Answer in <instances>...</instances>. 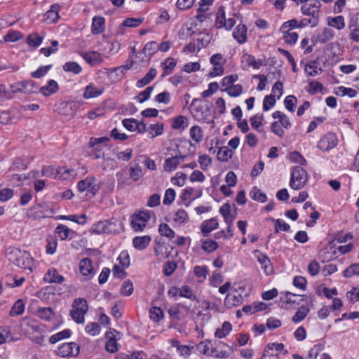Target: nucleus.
<instances>
[{"instance_id":"2f4dec72","label":"nucleus","mask_w":359,"mask_h":359,"mask_svg":"<svg viewBox=\"0 0 359 359\" xmlns=\"http://www.w3.org/2000/svg\"><path fill=\"white\" fill-rule=\"evenodd\" d=\"M231 324L229 322L225 321L221 328L217 329L215 335L219 339L224 338L231 332Z\"/></svg>"},{"instance_id":"58836bf2","label":"nucleus","mask_w":359,"mask_h":359,"mask_svg":"<svg viewBox=\"0 0 359 359\" xmlns=\"http://www.w3.org/2000/svg\"><path fill=\"white\" fill-rule=\"evenodd\" d=\"M43 41V37L40 36L37 33H32L28 35L27 38V43L29 46L34 48L41 45Z\"/></svg>"},{"instance_id":"c03bdc74","label":"nucleus","mask_w":359,"mask_h":359,"mask_svg":"<svg viewBox=\"0 0 359 359\" xmlns=\"http://www.w3.org/2000/svg\"><path fill=\"white\" fill-rule=\"evenodd\" d=\"M71 335V331L69 330H64L60 332H57L50 337L49 341L51 344H55L63 339H67Z\"/></svg>"},{"instance_id":"4c0bfd02","label":"nucleus","mask_w":359,"mask_h":359,"mask_svg":"<svg viewBox=\"0 0 359 359\" xmlns=\"http://www.w3.org/2000/svg\"><path fill=\"white\" fill-rule=\"evenodd\" d=\"M284 345L282 343H271L269 344L264 348V351L271 354V355H277L278 356V352L283 350Z\"/></svg>"},{"instance_id":"7ed1b4c3","label":"nucleus","mask_w":359,"mask_h":359,"mask_svg":"<svg viewBox=\"0 0 359 359\" xmlns=\"http://www.w3.org/2000/svg\"><path fill=\"white\" fill-rule=\"evenodd\" d=\"M88 311V305L87 301L83 298H77L73 302L69 316L75 323L83 324L85 322V315Z\"/></svg>"},{"instance_id":"e433bc0d","label":"nucleus","mask_w":359,"mask_h":359,"mask_svg":"<svg viewBox=\"0 0 359 359\" xmlns=\"http://www.w3.org/2000/svg\"><path fill=\"white\" fill-rule=\"evenodd\" d=\"M25 311V304L22 299H18L15 302L13 307L10 311V316H19L23 313Z\"/></svg>"},{"instance_id":"bf43d9fd","label":"nucleus","mask_w":359,"mask_h":359,"mask_svg":"<svg viewBox=\"0 0 359 359\" xmlns=\"http://www.w3.org/2000/svg\"><path fill=\"white\" fill-rule=\"evenodd\" d=\"M133 292V283L128 280L124 281L122 284V286L120 290V292L123 296H129Z\"/></svg>"},{"instance_id":"5fc2aeb1","label":"nucleus","mask_w":359,"mask_h":359,"mask_svg":"<svg viewBox=\"0 0 359 359\" xmlns=\"http://www.w3.org/2000/svg\"><path fill=\"white\" fill-rule=\"evenodd\" d=\"M334 36V32L330 28H325L323 32L318 36V41L325 43L332 39Z\"/></svg>"},{"instance_id":"dca6fc26","label":"nucleus","mask_w":359,"mask_h":359,"mask_svg":"<svg viewBox=\"0 0 359 359\" xmlns=\"http://www.w3.org/2000/svg\"><path fill=\"white\" fill-rule=\"evenodd\" d=\"M43 280L48 283H62L65 280V278L58 273L57 271L54 268L49 269L44 275Z\"/></svg>"},{"instance_id":"7c9ffc66","label":"nucleus","mask_w":359,"mask_h":359,"mask_svg":"<svg viewBox=\"0 0 359 359\" xmlns=\"http://www.w3.org/2000/svg\"><path fill=\"white\" fill-rule=\"evenodd\" d=\"M328 25L338 30H341L345 27L344 18L341 15L328 18Z\"/></svg>"},{"instance_id":"13d9d810","label":"nucleus","mask_w":359,"mask_h":359,"mask_svg":"<svg viewBox=\"0 0 359 359\" xmlns=\"http://www.w3.org/2000/svg\"><path fill=\"white\" fill-rule=\"evenodd\" d=\"M224 90L231 97H238L242 93L243 87L240 84H236L226 88Z\"/></svg>"},{"instance_id":"052dcab7","label":"nucleus","mask_w":359,"mask_h":359,"mask_svg":"<svg viewBox=\"0 0 359 359\" xmlns=\"http://www.w3.org/2000/svg\"><path fill=\"white\" fill-rule=\"evenodd\" d=\"M188 215L187 212L183 209H179L174 215V221L179 224L184 223L188 220Z\"/></svg>"},{"instance_id":"c85d7f7f","label":"nucleus","mask_w":359,"mask_h":359,"mask_svg":"<svg viewBox=\"0 0 359 359\" xmlns=\"http://www.w3.org/2000/svg\"><path fill=\"white\" fill-rule=\"evenodd\" d=\"M242 62L247 67H253L254 69H259L262 65L261 61H257L254 56L247 53L243 55Z\"/></svg>"},{"instance_id":"aec40b11","label":"nucleus","mask_w":359,"mask_h":359,"mask_svg":"<svg viewBox=\"0 0 359 359\" xmlns=\"http://www.w3.org/2000/svg\"><path fill=\"white\" fill-rule=\"evenodd\" d=\"M103 93V88L96 87L93 83H90L85 88L83 97L85 99H90L101 95Z\"/></svg>"},{"instance_id":"4468645a","label":"nucleus","mask_w":359,"mask_h":359,"mask_svg":"<svg viewBox=\"0 0 359 359\" xmlns=\"http://www.w3.org/2000/svg\"><path fill=\"white\" fill-rule=\"evenodd\" d=\"M65 172L70 175L73 177H83L88 172L87 167L85 164H82L75 159L70 168H67Z\"/></svg>"},{"instance_id":"4d7b16f0","label":"nucleus","mask_w":359,"mask_h":359,"mask_svg":"<svg viewBox=\"0 0 359 359\" xmlns=\"http://www.w3.org/2000/svg\"><path fill=\"white\" fill-rule=\"evenodd\" d=\"M47 244L46 246V253L49 255H53L57 249V241L55 238L48 237L46 239Z\"/></svg>"},{"instance_id":"09e8293b","label":"nucleus","mask_w":359,"mask_h":359,"mask_svg":"<svg viewBox=\"0 0 359 359\" xmlns=\"http://www.w3.org/2000/svg\"><path fill=\"white\" fill-rule=\"evenodd\" d=\"M183 158H166L163 165L164 170L167 172H171L175 170L177 165L180 163V160Z\"/></svg>"},{"instance_id":"864d4df0","label":"nucleus","mask_w":359,"mask_h":359,"mask_svg":"<svg viewBox=\"0 0 359 359\" xmlns=\"http://www.w3.org/2000/svg\"><path fill=\"white\" fill-rule=\"evenodd\" d=\"M190 135L193 140L199 142L202 140L203 136V130L199 126H193L190 129Z\"/></svg>"},{"instance_id":"69168bd1","label":"nucleus","mask_w":359,"mask_h":359,"mask_svg":"<svg viewBox=\"0 0 359 359\" xmlns=\"http://www.w3.org/2000/svg\"><path fill=\"white\" fill-rule=\"evenodd\" d=\"M150 318L156 322H159L163 317V313L159 307H154L150 311Z\"/></svg>"},{"instance_id":"72a5a7b5","label":"nucleus","mask_w":359,"mask_h":359,"mask_svg":"<svg viewBox=\"0 0 359 359\" xmlns=\"http://www.w3.org/2000/svg\"><path fill=\"white\" fill-rule=\"evenodd\" d=\"M63 70L74 74H79L81 72L82 67L76 62H67L63 65Z\"/></svg>"},{"instance_id":"37998d69","label":"nucleus","mask_w":359,"mask_h":359,"mask_svg":"<svg viewBox=\"0 0 359 359\" xmlns=\"http://www.w3.org/2000/svg\"><path fill=\"white\" fill-rule=\"evenodd\" d=\"M162 65L163 66L162 76H165L171 74L172 69L176 66L177 62L173 58H168Z\"/></svg>"},{"instance_id":"1a4fd4ad","label":"nucleus","mask_w":359,"mask_h":359,"mask_svg":"<svg viewBox=\"0 0 359 359\" xmlns=\"http://www.w3.org/2000/svg\"><path fill=\"white\" fill-rule=\"evenodd\" d=\"M80 352L79 346L74 343H64L57 349V355L60 357H75Z\"/></svg>"},{"instance_id":"6e6552de","label":"nucleus","mask_w":359,"mask_h":359,"mask_svg":"<svg viewBox=\"0 0 359 359\" xmlns=\"http://www.w3.org/2000/svg\"><path fill=\"white\" fill-rule=\"evenodd\" d=\"M11 89L13 93H22L25 94H32L36 92L37 87L33 81L28 80L11 85Z\"/></svg>"},{"instance_id":"39448f33","label":"nucleus","mask_w":359,"mask_h":359,"mask_svg":"<svg viewBox=\"0 0 359 359\" xmlns=\"http://www.w3.org/2000/svg\"><path fill=\"white\" fill-rule=\"evenodd\" d=\"M101 182L94 177H87L77 182V189L82 193L87 191L95 196L100 188Z\"/></svg>"},{"instance_id":"bb28decb","label":"nucleus","mask_w":359,"mask_h":359,"mask_svg":"<svg viewBox=\"0 0 359 359\" xmlns=\"http://www.w3.org/2000/svg\"><path fill=\"white\" fill-rule=\"evenodd\" d=\"M109 140L108 137H100V138H91L90 140V144L91 147H94L95 150H98L99 153L95 154V157L99 158L102 156L104 157L105 154L104 152H102L100 154V147H102V145H100V143H102L104 142H107Z\"/></svg>"},{"instance_id":"4be33fe9","label":"nucleus","mask_w":359,"mask_h":359,"mask_svg":"<svg viewBox=\"0 0 359 359\" xmlns=\"http://www.w3.org/2000/svg\"><path fill=\"white\" fill-rule=\"evenodd\" d=\"M55 233L59 236L61 240L67 238L72 239L75 232L64 224L58 225L55 229Z\"/></svg>"},{"instance_id":"423d86ee","label":"nucleus","mask_w":359,"mask_h":359,"mask_svg":"<svg viewBox=\"0 0 359 359\" xmlns=\"http://www.w3.org/2000/svg\"><path fill=\"white\" fill-rule=\"evenodd\" d=\"M150 211L142 210L131 216V226L135 231H141L150 218Z\"/></svg>"},{"instance_id":"20e7f679","label":"nucleus","mask_w":359,"mask_h":359,"mask_svg":"<svg viewBox=\"0 0 359 359\" xmlns=\"http://www.w3.org/2000/svg\"><path fill=\"white\" fill-rule=\"evenodd\" d=\"M308 180L306 170L301 166H295L291 171L290 186L292 189L299 190L303 188Z\"/></svg>"},{"instance_id":"473e14b6","label":"nucleus","mask_w":359,"mask_h":359,"mask_svg":"<svg viewBox=\"0 0 359 359\" xmlns=\"http://www.w3.org/2000/svg\"><path fill=\"white\" fill-rule=\"evenodd\" d=\"M201 248L208 253H211L215 251L218 248L217 243L213 240L206 239L201 241Z\"/></svg>"},{"instance_id":"de8ad7c7","label":"nucleus","mask_w":359,"mask_h":359,"mask_svg":"<svg viewBox=\"0 0 359 359\" xmlns=\"http://www.w3.org/2000/svg\"><path fill=\"white\" fill-rule=\"evenodd\" d=\"M60 218L62 219L70 220V221L76 222L79 224H83L86 222V215L84 214H82L80 215H63V216H61Z\"/></svg>"},{"instance_id":"6e6d98bb","label":"nucleus","mask_w":359,"mask_h":359,"mask_svg":"<svg viewBox=\"0 0 359 359\" xmlns=\"http://www.w3.org/2000/svg\"><path fill=\"white\" fill-rule=\"evenodd\" d=\"M158 50V43L155 41H150L145 44L142 52L147 56H151Z\"/></svg>"},{"instance_id":"0eeeda50","label":"nucleus","mask_w":359,"mask_h":359,"mask_svg":"<svg viewBox=\"0 0 359 359\" xmlns=\"http://www.w3.org/2000/svg\"><path fill=\"white\" fill-rule=\"evenodd\" d=\"M91 231L97 234L112 233L117 231V226L116 224L111 220L100 221L92 226Z\"/></svg>"},{"instance_id":"6ab92c4d","label":"nucleus","mask_w":359,"mask_h":359,"mask_svg":"<svg viewBox=\"0 0 359 359\" xmlns=\"http://www.w3.org/2000/svg\"><path fill=\"white\" fill-rule=\"evenodd\" d=\"M243 302V297L241 294H228L224 299V305L227 308H232L241 304Z\"/></svg>"},{"instance_id":"a18cd8bd","label":"nucleus","mask_w":359,"mask_h":359,"mask_svg":"<svg viewBox=\"0 0 359 359\" xmlns=\"http://www.w3.org/2000/svg\"><path fill=\"white\" fill-rule=\"evenodd\" d=\"M23 34L18 31L10 30L4 36L6 42H15L22 39Z\"/></svg>"},{"instance_id":"8fccbe9b","label":"nucleus","mask_w":359,"mask_h":359,"mask_svg":"<svg viewBox=\"0 0 359 359\" xmlns=\"http://www.w3.org/2000/svg\"><path fill=\"white\" fill-rule=\"evenodd\" d=\"M283 33V39L285 43L294 44L298 39V34L295 32H290V30L284 29L281 31Z\"/></svg>"},{"instance_id":"a19ab883","label":"nucleus","mask_w":359,"mask_h":359,"mask_svg":"<svg viewBox=\"0 0 359 359\" xmlns=\"http://www.w3.org/2000/svg\"><path fill=\"white\" fill-rule=\"evenodd\" d=\"M158 232L163 236L168 238L169 239H172L175 237V231L167 224H161L158 226Z\"/></svg>"},{"instance_id":"f257e3e1","label":"nucleus","mask_w":359,"mask_h":359,"mask_svg":"<svg viewBox=\"0 0 359 359\" xmlns=\"http://www.w3.org/2000/svg\"><path fill=\"white\" fill-rule=\"evenodd\" d=\"M6 255L8 260L24 269H28L30 271L34 266V259L30 254L26 251H22L19 248L11 247L6 250Z\"/></svg>"},{"instance_id":"f03ea898","label":"nucleus","mask_w":359,"mask_h":359,"mask_svg":"<svg viewBox=\"0 0 359 359\" xmlns=\"http://www.w3.org/2000/svg\"><path fill=\"white\" fill-rule=\"evenodd\" d=\"M190 111L198 121L212 123L211 110L207 105H203L200 99L194 98L190 105Z\"/></svg>"},{"instance_id":"338daca9","label":"nucleus","mask_w":359,"mask_h":359,"mask_svg":"<svg viewBox=\"0 0 359 359\" xmlns=\"http://www.w3.org/2000/svg\"><path fill=\"white\" fill-rule=\"evenodd\" d=\"M59 172L54 166H45L42 169V175L48 177H57Z\"/></svg>"},{"instance_id":"a878e982","label":"nucleus","mask_w":359,"mask_h":359,"mask_svg":"<svg viewBox=\"0 0 359 359\" xmlns=\"http://www.w3.org/2000/svg\"><path fill=\"white\" fill-rule=\"evenodd\" d=\"M156 73V69L151 68L142 79L137 81L136 86L138 88H142L147 85L155 78Z\"/></svg>"},{"instance_id":"680f3d73","label":"nucleus","mask_w":359,"mask_h":359,"mask_svg":"<svg viewBox=\"0 0 359 359\" xmlns=\"http://www.w3.org/2000/svg\"><path fill=\"white\" fill-rule=\"evenodd\" d=\"M297 103V98L293 95H288L285 98L284 104L286 107V109L293 112L294 111L295 106Z\"/></svg>"},{"instance_id":"5701e85b","label":"nucleus","mask_w":359,"mask_h":359,"mask_svg":"<svg viewBox=\"0 0 359 359\" xmlns=\"http://www.w3.org/2000/svg\"><path fill=\"white\" fill-rule=\"evenodd\" d=\"M105 20L103 17L95 16L93 18L91 32L93 34L102 33L104 30Z\"/></svg>"},{"instance_id":"79ce46f5","label":"nucleus","mask_w":359,"mask_h":359,"mask_svg":"<svg viewBox=\"0 0 359 359\" xmlns=\"http://www.w3.org/2000/svg\"><path fill=\"white\" fill-rule=\"evenodd\" d=\"M60 6L58 4L52 5L50 10L47 11V18L53 22H55L59 19V11Z\"/></svg>"},{"instance_id":"a211bd4d","label":"nucleus","mask_w":359,"mask_h":359,"mask_svg":"<svg viewBox=\"0 0 359 359\" xmlns=\"http://www.w3.org/2000/svg\"><path fill=\"white\" fill-rule=\"evenodd\" d=\"M247 27L245 25H238L233 32V38L240 44H243L247 41Z\"/></svg>"},{"instance_id":"ddd939ff","label":"nucleus","mask_w":359,"mask_h":359,"mask_svg":"<svg viewBox=\"0 0 359 359\" xmlns=\"http://www.w3.org/2000/svg\"><path fill=\"white\" fill-rule=\"evenodd\" d=\"M219 213L224 219V222L227 224L226 231L230 236H233V229L232 226V217H229L231 214V206L229 203H224L219 208Z\"/></svg>"},{"instance_id":"cd10ccee","label":"nucleus","mask_w":359,"mask_h":359,"mask_svg":"<svg viewBox=\"0 0 359 359\" xmlns=\"http://www.w3.org/2000/svg\"><path fill=\"white\" fill-rule=\"evenodd\" d=\"M37 313L41 319L47 321H50L55 315L53 309L50 307H39L37 309Z\"/></svg>"},{"instance_id":"393cba45","label":"nucleus","mask_w":359,"mask_h":359,"mask_svg":"<svg viewBox=\"0 0 359 359\" xmlns=\"http://www.w3.org/2000/svg\"><path fill=\"white\" fill-rule=\"evenodd\" d=\"M310 311V309L308 305H302L296 311L295 314L292 318V320L294 323H299L302 322L307 316Z\"/></svg>"},{"instance_id":"b1692460","label":"nucleus","mask_w":359,"mask_h":359,"mask_svg":"<svg viewBox=\"0 0 359 359\" xmlns=\"http://www.w3.org/2000/svg\"><path fill=\"white\" fill-rule=\"evenodd\" d=\"M149 236H136L133 240V246L140 250L145 249L151 242Z\"/></svg>"},{"instance_id":"f704fd0d","label":"nucleus","mask_w":359,"mask_h":359,"mask_svg":"<svg viewBox=\"0 0 359 359\" xmlns=\"http://www.w3.org/2000/svg\"><path fill=\"white\" fill-rule=\"evenodd\" d=\"M250 195L253 200L261 203H264L267 200L266 195L262 193L261 190L256 187L252 189Z\"/></svg>"},{"instance_id":"9d476101","label":"nucleus","mask_w":359,"mask_h":359,"mask_svg":"<svg viewBox=\"0 0 359 359\" xmlns=\"http://www.w3.org/2000/svg\"><path fill=\"white\" fill-rule=\"evenodd\" d=\"M321 6L320 2L318 0H310L309 4H304L302 6V13L310 18H316L319 20V11Z\"/></svg>"},{"instance_id":"0e129e2a","label":"nucleus","mask_w":359,"mask_h":359,"mask_svg":"<svg viewBox=\"0 0 359 359\" xmlns=\"http://www.w3.org/2000/svg\"><path fill=\"white\" fill-rule=\"evenodd\" d=\"M180 296L182 297H185L187 299H196V297L194 295L192 290L190 288L189 286L184 285L182 286L179 291Z\"/></svg>"},{"instance_id":"f3484780","label":"nucleus","mask_w":359,"mask_h":359,"mask_svg":"<svg viewBox=\"0 0 359 359\" xmlns=\"http://www.w3.org/2000/svg\"><path fill=\"white\" fill-rule=\"evenodd\" d=\"M217 219L212 217L203 221L201 224V229L204 236H208L210 232L218 228Z\"/></svg>"},{"instance_id":"ea45409f","label":"nucleus","mask_w":359,"mask_h":359,"mask_svg":"<svg viewBox=\"0 0 359 359\" xmlns=\"http://www.w3.org/2000/svg\"><path fill=\"white\" fill-rule=\"evenodd\" d=\"M257 259H258V262L262 264V268L264 269V270L266 274H269L270 272H271L272 266H271V260L266 255L261 254L257 257Z\"/></svg>"},{"instance_id":"3c124183","label":"nucleus","mask_w":359,"mask_h":359,"mask_svg":"<svg viewBox=\"0 0 359 359\" xmlns=\"http://www.w3.org/2000/svg\"><path fill=\"white\" fill-rule=\"evenodd\" d=\"M147 131L151 135V137L160 135L163 133V123L151 124Z\"/></svg>"},{"instance_id":"c9c22d12","label":"nucleus","mask_w":359,"mask_h":359,"mask_svg":"<svg viewBox=\"0 0 359 359\" xmlns=\"http://www.w3.org/2000/svg\"><path fill=\"white\" fill-rule=\"evenodd\" d=\"M187 118L184 116H177L173 118L172 127L174 129H184L187 127Z\"/></svg>"},{"instance_id":"2eb2a0df","label":"nucleus","mask_w":359,"mask_h":359,"mask_svg":"<svg viewBox=\"0 0 359 359\" xmlns=\"http://www.w3.org/2000/svg\"><path fill=\"white\" fill-rule=\"evenodd\" d=\"M80 55L91 66H95L102 62L101 54L97 51L81 52Z\"/></svg>"},{"instance_id":"49530a36","label":"nucleus","mask_w":359,"mask_h":359,"mask_svg":"<svg viewBox=\"0 0 359 359\" xmlns=\"http://www.w3.org/2000/svg\"><path fill=\"white\" fill-rule=\"evenodd\" d=\"M305 72L310 76H315L323 72L321 68H318L316 62L313 61L306 64L305 66Z\"/></svg>"},{"instance_id":"c756f323","label":"nucleus","mask_w":359,"mask_h":359,"mask_svg":"<svg viewBox=\"0 0 359 359\" xmlns=\"http://www.w3.org/2000/svg\"><path fill=\"white\" fill-rule=\"evenodd\" d=\"M195 192H196V191L194 188L187 187L185 189H184L183 192L181 194L180 198L182 201H187V200L190 199L191 196L192 195H194V197L192 199H195V198H199L202 194L201 190H198L197 191V193H195Z\"/></svg>"},{"instance_id":"e2e57ef3","label":"nucleus","mask_w":359,"mask_h":359,"mask_svg":"<svg viewBox=\"0 0 359 359\" xmlns=\"http://www.w3.org/2000/svg\"><path fill=\"white\" fill-rule=\"evenodd\" d=\"M344 276L351 278L354 275H359V264H353L344 271Z\"/></svg>"},{"instance_id":"9b49d317","label":"nucleus","mask_w":359,"mask_h":359,"mask_svg":"<svg viewBox=\"0 0 359 359\" xmlns=\"http://www.w3.org/2000/svg\"><path fill=\"white\" fill-rule=\"evenodd\" d=\"M337 144V138L334 133H328L324 135L318 144V147L323 151H328L334 148Z\"/></svg>"},{"instance_id":"f8f14e48","label":"nucleus","mask_w":359,"mask_h":359,"mask_svg":"<svg viewBox=\"0 0 359 359\" xmlns=\"http://www.w3.org/2000/svg\"><path fill=\"white\" fill-rule=\"evenodd\" d=\"M79 271L85 277V280L91 279L95 274L96 271L94 269L92 261L89 258H83L79 262Z\"/></svg>"},{"instance_id":"412c9836","label":"nucleus","mask_w":359,"mask_h":359,"mask_svg":"<svg viewBox=\"0 0 359 359\" xmlns=\"http://www.w3.org/2000/svg\"><path fill=\"white\" fill-rule=\"evenodd\" d=\"M59 90L57 83L55 80H50L46 86H43L39 89V92L44 96L48 97Z\"/></svg>"},{"instance_id":"774afa93","label":"nucleus","mask_w":359,"mask_h":359,"mask_svg":"<svg viewBox=\"0 0 359 359\" xmlns=\"http://www.w3.org/2000/svg\"><path fill=\"white\" fill-rule=\"evenodd\" d=\"M86 332L92 336H96L100 332V327L97 323H90L86 327Z\"/></svg>"},{"instance_id":"603ef678","label":"nucleus","mask_w":359,"mask_h":359,"mask_svg":"<svg viewBox=\"0 0 359 359\" xmlns=\"http://www.w3.org/2000/svg\"><path fill=\"white\" fill-rule=\"evenodd\" d=\"M283 294L284 297H282V299L287 304H299V301H302V299H297L301 297L300 295H297L290 292H285Z\"/></svg>"}]
</instances>
